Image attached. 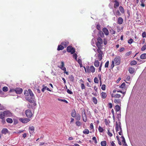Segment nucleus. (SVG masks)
Listing matches in <instances>:
<instances>
[{"label": "nucleus", "instance_id": "obj_1", "mask_svg": "<svg viewBox=\"0 0 146 146\" xmlns=\"http://www.w3.org/2000/svg\"><path fill=\"white\" fill-rule=\"evenodd\" d=\"M85 72L86 73L87 72L88 73L92 72L93 73L95 72V69L93 66H91L90 67L88 66H86V68L84 66Z\"/></svg>", "mask_w": 146, "mask_h": 146}, {"label": "nucleus", "instance_id": "obj_2", "mask_svg": "<svg viewBox=\"0 0 146 146\" xmlns=\"http://www.w3.org/2000/svg\"><path fill=\"white\" fill-rule=\"evenodd\" d=\"M25 98L26 100L28 101L29 102L31 103H33V104L34 106H36V104L35 103V102L34 100V97L29 96H27L25 97Z\"/></svg>", "mask_w": 146, "mask_h": 146}, {"label": "nucleus", "instance_id": "obj_3", "mask_svg": "<svg viewBox=\"0 0 146 146\" xmlns=\"http://www.w3.org/2000/svg\"><path fill=\"white\" fill-rule=\"evenodd\" d=\"M23 92V90L20 88H17L15 89H11L9 92H15L16 94H21Z\"/></svg>", "mask_w": 146, "mask_h": 146}, {"label": "nucleus", "instance_id": "obj_4", "mask_svg": "<svg viewBox=\"0 0 146 146\" xmlns=\"http://www.w3.org/2000/svg\"><path fill=\"white\" fill-rule=\"evenodd\" d=\"M121 58L120 56H117L115 57L113 60L116 66L120 64Z\"/></svg>", "mask_w": 146, "mask_h": 146}, {"label": "nucleus", "instance_id": "obj_5", "mask_svg": "<svg viewBox=\"0 0 146 146\" xmlns=\"http://www.w3.org/2000/svg\"><path fill=\"white\" fill-rule=\"evenodd\" d=\"M61 63V65L60 66H58V67L60 68L62 70L64 71V73H66V75H68L69 74L68 73V72L66 71V68L64 66V62L62 61Z\"/></svg>", "mask_w": 146, "mask_h": 146}, {"label": "nucleus", "instance_id": "obj_6", "mask_svg": "<svg viewBox=\"0 0 146 146\" xmlns=\"http://www.w3.org/2000/svg\"><path fill=\"white\" fill-rule=\"evenodd\" d=\"M67 51L70 52L72 54H74L75 52V48L71 46H69L67 48Z\"/></svg>", "mask_w": 146, "mask_h": 146}, {"label": "nucleus", "instance_id": "obj_7", "mask_svg": "<svg viewBox=\"0 0 146 146\" xmlns=\"http://www.w3.org/2000/svg\"><path fill=\"white\" fill-rule=\"evenodd\" d=\"M97 41L96 43V46H102V44H103V41L102 38L98 37L97 39Z\"/></svg>", "mask_w": 146, "mask_h": 146}, {"label": "nucleus", "instance_id": "obj_8", "mask_svg": "<svg viewBox=\"0 0 146 146\" xmlns=\"http://www.w3.org/2000/svg\"><path fill=\"white\" fill-rule=\"evenodd\" d=\"M2 114L4 116V118L5 116L6 117H10L12 115L11 113L9 110H6L1 112Z\"/></svg>", "mask_w": 146, "mask_h": 146}, {"label": "nucleus", "instance_id": "obj_9", "mask_svg": "<svg viewBox=\"0 0 146 146\" xmlns=\"http://www.w3.org/2000/svg\"><path fill=\"white\" fill-rule=\"evenodd\" d=\"M25 114L27 117L29 118H31L33 115L32 112L29 109L25 111Z\"/></svg>", "mask_w": 146, "mask_h": 146}, {"label": "nucleus", "instance_id": "obj_10", "mask_svg": "<svg viewBox=\"0 0 146 146\" xmlns=\"http://www.w3.org/2000/svg\"><path fill=\"white\" fill-rule=\"evenodd\" d=\"M19 121L24 123H26L29 122L30 119L29 118H20L19 119Z\"/></svg>", "mask_w": 146, "mask_h": 146}, {"label": "nucleus", "instance_id": "obj_11", "mask_svg": "<svg viewBox=\"0 0 146 146\" xmlns=\"http://www.w3.org/2000/svg\"><path fill=\"white\" fill-rule=\"evenodd\" d=\"M121 127V123L120 122L118 124L117 122V121L115 122V130L116 131H119V126Z\"/></svg>", "mask_w": 146, "mask_h": 146}, {"label": "nucleus", "instance_id": "obj_12", "mask_svg": "<svg viewBox=\"0 0 146 146\" xmlns=\"http://www.w3.org/2000/svg\"><path fill=\"white\" fill-rule=\"evenodd\" d=\"M102 31L104 33L105 35L106 36L108 35L109 32L108 30L106 27L102 29Z\"/></svg>", "mask_w": 146, "mask_h": 146}, {"label": "nucleus", "instance_id": "obj_13", "mask_svg": "<svg viewBox=\"0 0 146 146\" xmlns=\"http://www.w3.org/2000/svg\"><path fill=\"white\" fill-rule=\"evenodd\" d=\"M111 98H120L121 97V95L119 94H112L111 95Z\"/></svg>", "mask_w": 146, "mask_h": 146}, {"label": "nucleus", "instance_id": "obj_14", "mask_svg": "<svg viewBox=\"0 0 146 146\" xmlns=\"http://www.w3.org/2000/svg\"><path fill=\"white\" fill-rule=\"evenodd\" d=\"M123 22V19L121 17L118 18L117 21V23L119 25H121L122 24Z\"/></svg>", "mask_w": 146, "mask_h": 146}, {"label": "nucleus", "instance_id": "obj_15", "mask_svg": "<svg viewBox=\"0 0 146 146\" xmlns=\"http://www.w3.org/2000/svg\"><path fill=\"white\" fill-rule=\"evenodd\" d=\"M98 37L104 38V37L103 33L101 31H99L98 34Z\"/></svg>", "mask_w": 146, "mask_h": 146}, {"label": "nucleus", "instance_id": "obj_16", "mask_svg": "<svg viewBox=\"0 0 146 146\" xmlns=\"http://www.w3.org/2000/svg\"><path fill=\"white\" fill-rule=\"evenodd\" d=\"M98 49H97V51L99 53V54H103V52L101 50V49L102 48V46H97Z\"/></svg>", "mask_w": 146, "mask_h": 146}, {"label": "nucleus", "instance_id": "obj_17", "mask_svg": "<svg viewBox=\"0 0 146 146\" xmlns=\"http://www.w3.org/2000/svg\"><path fill=\"white\" fill-rule=\"evenodd\" d=\"M8 133L9 131L6 128H3L1 131L2 133L5 135L7 133Z\"/></svg>", "mask_w": 146, "mask_h": 146}, {"label": "nucleus", "instance_id": "obj_18", "mask_svg": "<svg viewBox=\"0 0 146 146\" xmlns=\"http://www.w3.org/2000/svg\"><path fill=\"white\" fill-rule=\"evenodd\" d=\"M128 71L131 74H133L135 72V68L132 67L129 68Z\"/></svg>", "mask_w": 146, "mask_h": 146}, {"label": "nucleus", "instance_id": "obj_19", "mask_svg": "<svg viewBox=\"0 0 146 146\" xmlns=\"http://www.w3.org/2000/svg\"><path fill=\"white\" fill-rule=\"evenodd\" d=\"M42 86L43 87V88L42 89L41 91L43 92H44V91L45 90V88H46V90L47 91H51V90L48 88H47L46 86H45L44 85H43Z\"/></svg>", "mask_w": 146, "mask_h": 146}, {"label": "nucleus", "instance_id": "obj_20", "mask_svg": "<svg viewBox=\"0 0 146 146\" xmlns=\"http://www.w3.org/2000/svg\"><path fill=\"white\" fill-rule=\"evenodd\" d=\"M71 115L73 117H75L76 115V113L75 110H73L71 113Z\"/></svg>", "mask_w": 146, "mask_h": 146}, {"label": "nucleus", "instance_id": "obj_21", "mask_svg": "<svg viewBox=\"0 0 146 146\" xmlns=\"http://www.w3.org/2000/svg\"><path fill=\"white\" fill-rule=\"evenodd\" d=\"M114 7L115 8H116L119 6V3L117 1H114Z\"/></svg>", "mask_w": 146, "mask_h": 146}, {"label": "nucleus", "instance_id": "obj_22", "mask_svg": "<svg viewBox=\"0 0 146 146\" xmlns=\"http://www.w3.org/2000/svg\"><path fill=\"white\" fill-rule=\"evenodd\" d=\"M100 63L98 60H95L94 62V65L96 67H98L99 66Z\"/></svg>", "mask_w": 146, "mask_h": 146}, {"label": "nucleus", "instance_id": "obj_23", "mask_svg": "<svg viewBox=\"0 0 146 146\" xmlns=\"http://www.w3.org/2000/svg\"><path fill=\"white\" fill-rule=\"evenodd\" d=\"M114 102L116 104H120L121 100L119 99L115 98L114 100Z\"/></svg>", "mask_w": 146, "mask_h": 146}, {"label": "nucleus", "instance_id": "obj_24", "mask_svg": "<svg viewBox=\"0 0 146 146\" xmlns=\"http://www.w3.org/2000/svg\"><path fill=\"white\" fill-rule=\"evenodd\" d=\"M69 44V42L66 40H65L64 42L62 43L61 44L64 45L65 47H66Z\"/></svg>", "mask_w": 146, "mask_h": 146}, {"label": "nucleus", "instance_id": "obj_25", "mask_svg": "<svg viewBox=\"0 0 146 146\" xmlns=\"http://www.w3.org/2000/svg\"><path fill=\"white\" fill-rule=\"evenodd\" d=\"M102 98L103 99H105L107 96L106 93L104 92H102L101 93Z\"/></svg>", "mask_w": 146, "mask_h": 146}, {"label": "nucleus", "instance_id": "obj_26", "mask_svg": "<svg viewBox=\"0 0 146 146\" xmlns=\"http://www.w3.org/2000/svg\"><path fill=\"white\" fill-rule=\"evenodd\" d=\"M140 58L142 59H144L146 58V54L144 53L142 54L140 56Z\"/></svg>", "mask_w": 146, "mask_h": 146}, {"label": "nucleus", "instance_id": "obj_27", "mask_svg": "<svg viewBox=\"0 0 146 146\" xmlns=\"http://www.w3.org/2000/svg\"><path fill=\"white\" fill-rule=\"evenodd\" d=\"M119 9L120 11L122 13H124L125 11L123 8L121 6H120L119 7Z\"/></svg>", "mask_w": 146, "mask_h": 146}, {"label": "nucleus", "instance_id": "obj_28", "mask_svg": "<svg viewBox=\"0 0 146 146\" xmlns=\"http://www.w3.org/2000/svg\"><path fill=\"white\" fill-rule=\"evenodd\" d=\"M64 48V47L62 45H60L58 46L57 48V50H62Z\"/></svg>", "mask_w": 146, "mask_h": 146}, {"label": "nucleus", "instance_id": "obj_29", "mask_svg": "<svg viewBox=\"0 0 146 146\" xmlns=\"http://www.w3.org/2000/svg\"><path fill=\"white\" fill-rule=\"evenodd\" d=\"M115 110L116 111H118L120 110V107L118 105H116L115 107Z\"/></svg>", "mask_w": 146, "mask_h": 146}, {"label": "nucleus", "instance_id": "obj_30", "mask_svg": "<svg viewBox=\"0 0 146 146\" xmlns=\"http://www.w3.org/2000/svg\"><path fill=\"white\" fill-rule=\"evenodd\" d=\"M140 1L141 3V4H140V5L143 7H144L145 6L144 3L145 1V0H140Z\"/></svg>", "mask_w": 146, "mask_h": 146}, {"label": "nucleus", "instance_id": "obj_31", "mask_svg": "<svg viewBox=\"0 0 146 146\" xmlns=\"http://www.w3.org/2000/svg\"><path fill=\"white\" fill-rule=\"evenodd\" d=\"M102 146H106V141H102L100 143Z\"/></svg>", "mask_w": 146, "mask_h": 146}, {"label": "nucleus", "instance_id": "obj_32", "mask_svg": "<svg viewBox=\"0 0 146 146\" xmlns=\"http://www.w3.org/2000/svg\"><path fill=\"white\" fill-rule=\"evenodd\" d=\"M103 54H98V58L99 61H101L102 59V56Z\"/></svg>", "mask_w": 146, "mask_h": 146}, {"label": "nucleus", "instance_id": "obj_33", "mask_svg": "<svg viewBox=\"0 0 146 146\" xmlns=\"http://www.w3.org/2000/svg\"><path fill=\"white\" fill-rule=\"evenodd\" d=\"M75 117L76 120L79 121L80 119V115L79 114H78Z\"/></svg>", "mask_w": 146, "mask_h": 146}, {"label": "nucleus", "instance_id": "obj_34", "mask_svg": "<svg viewBox=\"0 0 146 146\" xmlns=\"http://www.w3.org/2000/svg\"><path fill=\"white\" fill-rule=\"evenodd\" d=\"M125 84L124 82H123L122 84L119 86V88H122L123 89H125Z\"/></svg>", "mask_w": 146, "mask_h": 146}, {"label": "nucleus", "instance_id": "obj_35", "mask_svg": "<svg viewBox=\"0 0 146 146\" xmlns=\"http://www.w3.org/2000/svg\"><path fill=\"white\" fill-rule=\"evenodd\" d=\"M92 100L94 103L96 104H97L98 103V101L96 98L95 97H93L92 98Z\"/></svg>", "mask_w": 146, "mask_h": 146}, {"label": "nucleus", "instance_id": "obj_36", "mask_svg": "<svg viewBox=\"0 0 146 146\" xmlns=\"http://www.w3.org/2000/svg\"><path fill=\"white\" fill-rule=\"evenodd\" d=\"M84 134H88L89 133V131L88 129H85L83 132Z\"/></svg>", "mask_w": 146, "mask_h": 146}, {"label": "nucleus", "instance_id": "obj_37", "mask_svg": "<svg viewBox=\"0 0 146 146\" xmlns=\"http://www.w3.org/2000/svg\"><path fill=\"white\" fill-rule=\"evenodd\" d=\"M29 94H30V96L34 97V95L33 94V93L32 91H31V89H29Z\"/></svg>", "mask_w": 146, "mask_h": 146}, {"label": "nucleus", "instance_id": "obj_38", "mask_svg": "<svg viewBox=\"0 0 146 146\" xmlns=\"http://www.w3.org/2000/svg\"><path fill=\"white\" fill-rule=\"evenodd\" d=\"M24 94L25 95V97L27 96H29V90H25L24 91Z\"/></svg>", "mask_w": 146, "mask_h": 146}, {"label": "nucleus", "instance_id": "obj_39", "mask_svg": "<svg viewBox=\"0 0 146 146\" xmlns=\"http://www.w3.org/2000/svg\"><path fill=\"white\" fill-rule=\"evenodd\" d=\"M6 121L8 123H11L13 122V120L12 119L8 118L6 119Z\"/></svg>", "mask_w": 146, "mask_h": 146}, {"label": "nucleus", "instance_id": "obj_40", "mask_svg": "<svg viewBox=\"0 0 146 146\" xmlns=\"http://www.w3.org/2000/svg\"><path fill=\"white\" fill-rule=\"evenodd\" d=\"M110 128H109L108 129V135L111 137V136H112V133H111L110 132Z\"/></svg>", "mask_w": 146, "mask_h": 146}, {"label": "nucleus", "instance_id": "obj_41", "mask_svg": "<svg viewBox=\"0 0 146 146\" xmlns=\"http://www.w3.org/2000/svg\"><path fill=\"white\" fill-rule=\"evenodd\" d=\"M76 124L77 126L79 127L82 124V123L80 121H77L76 122Z\"/></svg>", "mask_w": 146, "mask_h": 146}, {"label": "nucleus", "instance_id": "obj_42", "mask_svg": "<svg viewBox=\"0 0 146 146\" xmlns=\"http://www.w3.org/2000/svg\"><path fill=\"white\" fill-rule=\"evenodd\" d=\"M110 32L111 34L112 35H115V31L113 29H111L110 30Z\"/></svg>", "mask_w": 146, "mask_h": 146}, {"label": "nucleus", "instance_id": "obj_43", "mask_svg": "<svg viewBox=\"0 0 146 146\" xmlns=\"http://www.w3.org/2000/svg\"><path fill=\"white\" fill-rule=\"evenodd\" d=\"M69 78L71 82H73L74 81V77L72 75H71L69 76Z\"/></svg>", "mask_w": 146, "mask_h": 146}, {"label": "nucleus", "instance_id": "obj_44", "mask_svg": "<svg viewBox=\"0 0 146 146\" xmlns=\"http://www.w3.org/2000/svg\"><path fill=\"white\" fill-rule=\"evenodd\" d=\"M104 122L105 123V124L106 125H109V123H110V121L109 120V122H108V120L107 119H104Z\"/></svg>", "mask_w": 146, "mask_h": 146}, {"label": "nucleus", "instance_id": "obj_45", "mask_svg": "<svg viewBox=\"0 0 146 146\" xmlns=\"http://www.w3.org/2000/svg\"><path fill=\"white\" fill-rule=\"evenodd\" d=\"M130 63L131 65H135L137 64V62L135 60H133Z\"/></svg>", "mask_w": 146, "mask_h": 146}, {"label": "nucleus", "instance_id": "obj_46", "mask_svg": "<svg viewBox=\"0 0 146 146\" xmlns=\"http://www.w3.org/2000/svg\"><path fill=\"white\" fill-rule=\"evenodd\" d=\"M98 130L100 132L102 133L104 131L103 129L100 126H99L98 128Z\"/></svg>", "mask_w": 146, "mask_h": 146}, {"label": "nucleus", "instance_id": "obj_47", "mask_svg": "<svg viewBox=\"0 0 146 146\" xmlns=\"http://www.w3.org/2000/svg\"><path fill=\"white\" fill-rule=\"evenodd\" d=\"M97 29L99 31H101V27L100 25L99 24H98L96 26Z\"/></svg>", "mask_w": 146, "mask_h": 146}, {"label": "nucleus", "instance_id": "obj_48", "mask_svg": "<svg viewBox=\"0 0 146 146\" xmlns=\"http://www.w3.org/2000/svg\"><path fill=\"white\" fill-rule=\"evenodd\" d=\"M94 82L96 83H98V80L97 77H95L94 79Z\"/></svg>", "mask_w": 146, "mask_h": 146}, {"label": "nucleus", "instance_id": "obj_49", "mask_svg": "<svg viewBox=\"0 0 146 146\" xmlns=\"http://www.w3.org/2000/svg\"><path fill=\"white\" fill-rule=\"evenodd\" d=\"M106 86L105 84H103L102 86L101 87V89L103 90H106Z\"/></svg>", "mask_w": 146, "mask_h": 146}, {"label": "nucleus", "instance_id": "obj_50", "mask_svg": "<svg viewBox=\"0 0 146 146\" xmlns=\"http://www.w3.org/2000/svg\"><path fill=\"white\" fill-rule=\"evenodd\" d=\"M133 42V40L132 38L130 39L128 41V43L129 44H131Z\"/></svg>", "mask_w": 146, "mask_h": 146}, {"label": "nucleus", "instance_id": "obj_51", "mask_svg": "<svg viewBox=\"0 0 146 146\" xmlns=\"http://www.w3.org/2000/svg\"><path fill=\"white\" fill-rule=\"evenodd\" d=\"M131 53L132 52L131 51L128 52L125 54V56L126 57L128 56H129Z\"/></svg>", "mask_w": 146, "mask_h": 146}, {"label": "nucleus", "instance_id": "obj_52", "mask_svg": "<svg viewBox=\"0 0 146 146\" xmlns=\"http://www.w3.org/2000/svg\"><path fill=\"white\" fill-rule=\"evenodd\" d=\"M92 139L93 141H94V142L95 143L97 144V143L98 142L96 137H93L92 138Z\"/></svg>", "mask_w": 146, "mask_h": 146}, {"label": "nucleus", "instance_id": "obj_53", "mask_svg": "<svg viewBox=\"0 0 146 146\" xmlns=\"http://www.w3.org/2000/svg\"><path fill=\"white\" fill-rule=\"evenodd\" d=\"M3 90L5 92H7L8 90V88L7 87L5 86L3 88Z\"/></svg>", "mask_w": 146, "mask_h": 146}, {"label": "nucleus", "instance_id": "obj_54", "mask_svg": "<svg viewBox=\"0 0 146 146\" xmlns=\"http://www.w3.org/2000/svg\"><path fill=\"white\" fill-rule=\"evenodd\" d=\"M116 138H117V140L118 141V143L120 145H121V143L120 140H119V137H118V136H116Z\"/></svg>", "mask_w": 146, "mask_h": 146}, {"label": "nucleus", "instance_id": "obj_55", "mask_svg": "<svg viewBox=\"0 0 146 146\" xmlns=\"http://www.w3.org/2000/svg\"><path fill=\"white\" fill-rule=\"evenodd\" d=\"M146 49V45H145L141 48V50L143 51Z\"/></svg>", "mask_w": 146, "mask_h": 146}, {"label": "nucleus", "instance_id": "obj_56", "mask_svg": "<svg viewBox=\"0 0 146 146\" xmlns=\"http://www.w3.org/2000/svg\"><path fill=\"white\" fill-rule=\"evenodd\" d=\"M73 54V58H75L76 60L77 56V54H76L74 53Z\"/></svg>", "mask_w": 146, "mask_h": 146}, {"label": "nucleus", "instance_id": "obj_57", "mask_svg": "<svg viewBox=\"0 0 146 146\" xmlns=\"http://www.w3.org/2000/svg\"><path fill=\"white\" fill-rule=\"evenodd\" d=\"M109 61H108L106 63L105 65V68H108L109 66Z\"/></svg>", "mask_w": 146, "mask_h": 146}, {"label": "nucleus", "instance_id": "obj_58", "mask_svg": "<svg viewBox=\"0 0 146 146\" xmlns=\"http://www.w3.org/2000/svg\"><path fill=\"white\" fill-rule=\"evenodd\" d=\"M108 106L110 108H111L113 107L112 104L111 103H109L108 104Z\"/></svg>", "mask_w": 146, "mask_h": 146}, {"label": "nucleus", "instance_id": "obj_59", "mask_svg": "<svg viewBox=\"0 0 146 146\" xmlns=\"http://www.w3.org/2000/svg\"><path fill=\"white\" fill-rule=\"evenodd\" d=\"M29 129L32 131H34V127L33 126L30 127L29 128Z\"/></svg>", "mask_w": 146, "mask_h": 146}, {"label": "nucleus", "instance_id": "obj_60", "mask_svg": "<svg viewBox=\"0 0 146 146\" xmlns=\"http://www.w3.org/2000/svg\"><path fill=\"white\" fill-rule=\"evenodd\" d=\"M119 129L120 131L119 132V134L120 135H121L122 133V130L121 127H120V126H119Z\"/></svg>", "mask_w": 146, "mask_h": 146}, {"label": "nucleus", "instance_id": "obj_61", "mask_svg": "<svg viewBox=\"0 0 146 146\" xmlns=\"http://www.w3.org/2000/svg\"><path fill=\"white\" fill-rule=\"evenodd\" d=\"M114 66V62L113 61H112L111 62V68H113Z\"/></svg>", "mask_w": 146, "mask_h": 146}, {"label": "nucleus", "instance_id": "obj_62", "mask_svg": "<svg viewBox=\"0 0 146 146\" xmlns=\"http://www.w3.org/2000/svg\"><path fill=\"white\" fill-rule=\"evenodd\" d=\"M4 109V106L0 104V110H3Z\"/></svg>", "mask_w": 146, "mask_h": 146}, {"label": "nucleus", "instance_id": "obj_63", "mask_svg": "<svg viewBox=\"0 0 146 146\" xmlns=\"http://www.w3.org/2000/svg\"><path fill=\"white\" fill-rule=\"evenodd\" d=\"M121 138L122 139V142L123 143H125V142H126L125 140V139L124 137L123 136H122L121 137Z\"/></svg>", "mask_w": 146, "mask_h": 146}, {"label": "nucleus", "instance_id": "obj_64", "mask_svg": "<svg viewBox=\"0 0 146 146\" xmlns=\"http://www.w3.org/2000/svg\"><path fill=\"white\" fill-rule=\"evenodd\" d=\"M67 93L70 94H73V92L71 91H70V90L68 89L67 90Z\"/></svg>", "mask_w": 146, "mask_h": 146}]
</instances>
